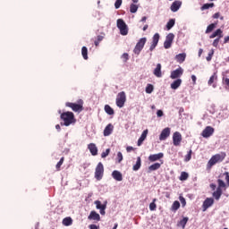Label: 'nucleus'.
<instances>
[{
	"label": "nucleus",
	"mask_w": 229,
	"mask_h": 229,
	"mask_svg": "<svg viewBox=\"0 0 229 229\" xmlns=\"http://www.w3.org/2000/svg\"><path fill=\"white\" fill-rule=\"evenodd\" d=\"M146 21H148V17L143 16L140 20V22H146Z\"/></svg>",
	"instance_id": "nucleus-58"
},
{
	"label": "nucleus",
	"mask_w": 229,
	"mask_h": 229,
	"mask_svg": "<svg viewBox=\"0 0 229 229\" xmlns=\"http://www.w3.org/2000/svg\"><path fill=\"white\" fill-rule=\"evenodd\" d=\"M55 130H58V131H60V124L55 125Z\"/></svg>",
	"instance_id": "nucleus-63"
},
{
	"label": "nucleus",
	"mask_w": 229,
	"mask_h": 229,
	"mask_svg": "<svg viewBox=\"0 0 229 229\" xmlns=\"http://www.w3.org/2000/svg\"><path fill=\"white\" fill-rule=\"evenodd\" d=\"M212 56H214V50H211L208 54V56L206 58L208 62H210L212 60Z\"/></svg>",
	"instance_id": "nucleus-50"
},
{
	"label": "nucleus",
	"mask_w": 229,
	"mask_h": 229,
	"mask_svg": "<svg viewBox=\"0 0 229 229\" xmlns=\"http://www.w3.org/2000/svg\"><path fill=\"white\" fill-rule=\"evenodd\" d=\"M201 55H203V50L201 48H199V56H201Z\"/></svg>",
	"instance_id": "nucleus-62"
},
{
	"label": "nucleus",
	"mask_w": 229,
	"mask_h": 229,
	"mask_svg": "<svg viewBox=\"0 0 229 229\" xmlns=\"http://www.w3.org/2000/svg\"><path fill=\"white\" fill-rule=\"evenodd\" d=\"M63 225L64 226H71V225H72V218L71 217H66L63 220Z\"/></svg>",
	"instance_id": "nucleus-34"
},
{
	"label": "nucleus",
	"mask_w": 229,
	"mask_h": 229,
	"mask_svg": "<svg viewBox=\"0 0 229 229\" xmlns=\"http://www.w3.org/2000/svg\"><path fill=\"white\" fill-rule=\"evenodd\" d=\"M88 219H89V221L99 222L101 221V216H99V214L96 211H91L88 216Z\"/></svg>",
	"instance_id": "nucleus-19"
},
{
	"label": "nucleus",
	"mask_w": 229,
	"mask_h": 229,
	"mask_svg": "<svg viewBox=\"0 0 229 229\" xmlns=\"http://www.w3.org/2000/svg\"><path fill=\"white\" fill-rule=\"evenodd\" d=\"M153 74H154V76H156V78H162V64H157L156 65Z\"/></svg>",
	"instance_id": "nucleus-22"
},
{
	"label": "nucleus",
	"mask_w": 229,
	"mask_h": 229,
	"mask_svg": "<svg viewBox=\"0 0 229 229\" xmlns=\"http://www.w3.org/2000/svg\"><path fill=\"white\" fill-rule=\"evenodd\" d=\"M133 149H134L133 147H131V146L126 148L127 153H131V151H133Z\"/></svg>",
	"instance_id": "nucleus-55"
},
{
	"label": "nucleus",
	"mask_w": 229,
	"mask_h": 229,
	"mask_svg": "<svg viewBox=\"0 0 229 229\" xmlns=\"http://www.w3.org/2000/svg\"><path fill=\"white\" fill-rule=\"evenodd\" d=\"M89 229H99V225H89Z\"/></svg>",
	"instance_id": "nucleus-53"
},
{
	"label": "nucleus",
	"mask_w": 229,
	"mask_h": 229,
	"mask_svg": "<svg viewBox=\"0 0 229 229\" xmlns=\"http://www.w3.org/2000/svg\"><path fill=\"white\" fill-rule=\"evenodd\" d=\"M110 155V148H106V151L102 152L101 157L102 158H106Z\"/></svg>",
	"instance_id": "nucleus-46"
},
{
	"label": "nucleus",
	"mask_w": 229,
	"mask_h": 229,
	"mask_svg": "<svg viewBox=\"0 0 229 229\" xmlns=\"http://www.w3.org/2000/svg\"><path fill=\"white\" fill-rule=\"evenodd\" d=\"M141 164H142V161L140 159V157H138L136 164L132 166L133 171H139L140 169Z\"/></svg>",
	"instance_id": "nucleus-30"
},
{
	"label": "nucleus",
	"mask_w": 229,
	"mask_h": 229,
	"mask_svg": "<svg viewBox=\"0 0 229 229\" xmlns=\"http://www.w3.org/2000/svg\"><path fill=\"white\" fill-rule=\"evenodd\" d=\"M112 131H114V125H112V123H109L104 130V137H108L112 135Z\"/></svg>",
	"instance_id": "nucleus-25"
},
{
	"label": "nucleus",
	"mask_w": 229,
	"mask_h": 229,
	"mask_svg": "<svg viewBox=\"0 0 229 229\" xmlns=\"http://www.w3.org/2000/svg\"><path fill=\"white\" fill-rule=\"evenodd\" d=\"M191 80L193 81V85H196V80H197L196 75H191Z\"/></svg>",
	"instance_id": "nucleus-56"
},
{
	"label": "nucleus",
	"mask_w": 229,
	"mask_h": 229,
	"mask_svg": "<svg viewBox=\"0 0 229 229\" xmlns=\"http://www.w3.org/2000/svg\"><path fill=\"white\" fill-rule=\"evenodd\" d=\"M180 8H182V1L180 0H176L174 1L171 6H170V10L171 12L176 13L180 10Z\"/></svg>",
	"instance_id": "nucleus-20"
},
{
	"label": "nucleus",
	"mask_w": 229,
	"mask_h": 229,
	"mask_svg": "<svg viewBox=\"0 0 229 229\" xmlns=\"http://www.w3.org/2000/svg\"><path fill=\"white\" fill-rule=\"evenodd\" d=\"M183 75V68L179 67L176 70L171 72L170 78L171 80H179Z\"/></svg>",
	"instance_id": "nucleus-11"
},
{
	"label": "nucleus",
	"mask_w": 229,
	"mask_h": 229,
	"mask_svg": "<svg viewBox=\"0 0 229 229\" xmlns=\"http://www.w3.org/2000/svg\"><path fill=\"white\" fill-rule=\"evenodd\" d=\"M88 149H89V153H91L92 157L98 156V146H96L95 143H89Z\"/></svg>",
	"instance_id": "nucleus-21"
},
{
	"label": "nucleus",
	"mask_w": 229,
	"mask_h": 229,
	"mask_svg": "<svg viewBox=\"0 0 229 229\" xmlns=\"http://www.w3.org/2000/svg\"><path fill=\"white\" fill-rule=\"evenodd\" d=\"M191 158H192V150H190L189 152H188V154L186 155V157H185V162H189L190 160H191Z\"/></svg>",
	"instance_id": "nucleus-47"
},
{
	"label": "nucleus",
	"mask_w": 229,
	"mask_h": 229,
	"mask_svg": "<svg viewBox=\"0 0 229 229\" xmlns=\"http://www.w3.org/2000/svg\"><path fill=\"white\" fill-rule=\"evenodd\" d=\"M216 37H218V38H223V30H221V29H217L215 32H213L212 35L209 36V38H216Z\"/></svg>",
	"instance_id": "nucleus-29"
},
{
	"label": "nucleus",
	"mask_w": 229,
	"mask_h": 229,
	"mask_svg": "<svg viewBox=\"0 0 229 229\" xmlns=\"http://www.w3.org/2000/svg\"><path fill=\"white\" fill-rule=\"evenodd\" d=\"M175 22L176 21L174 19L169 20L166 23V30L169 31V30H171L174 26Z\"/></svg>",
	"instance_id": "nucleus-33"
},
{
	"label": "nucleus",
	"mask_w": 229,
	"mask_h": 229,
	"mask_svg": "<svg viewBox=\"0 0 229 229\" xmlns=\"http://www.w3.org/2000/svg\"><path fill=\"white\" fill-rule=\"evenodd\" d=\"M89 50L87 49V47H83L81 49V55L84 58V60H88L89 59V55H88Z\"/></svg>",
	"instance_id": "nucleus-37"
},
{
	"label": "nucleus",
	"mask_w": 229,
	"mask_h": 229,
	"mask_svg": "<svg viewBox=\"0 0 229 229\" xmlns=\"http://www.w3.org/2000/svg\"><path fill=\"white\" fill-rule=\"evenodd\" d=\"M160 158H164V153L162 152L158 154H153L148 157V160L150 162H157V160H160Z\"/></svg>",
	"instance_id": "nucleus-23"
},
{
	"label": "nucleus",
	"mask_w": 229,
	"mask_h": 229,
	"mask_svg": "<svg viewBox=\"0 0 229 229\" xmlns=\"http://www.w3.org/2000/svg\"><path fill=\"white\" fill-rule=\"evenodd\" d=\"M229 42V36L225 37L224 39V44H227Z\"/></svg>",
	"instance_id": "nucleus-59"
},
{
	"label": "nucleus",
	"mask_w": 229,
	"mask_h": 229,
	"mask_svg": "<svg viewBox=\"0 0 229 229\" xmlns=\"http://www.w3.org/2000/svg\"><path fill=\"white\" fill-rule=\"evenodd\" d=\"M66 106L72 108L73 112L80 114V112H83V100H79L78 104L68 102L66 103Z\"/></svg>",
	"instance_id": "nucleus-4"
},
{
	"label": "nucleus",
	"mask_w": 229,
	"mask_h": 229,
	"mask_svg": "<svg viewBox=\"0 0 229 229\" xmlns=\"http://www.w3.org/2000/svg\"><path fill=\"white\" fill-rule=\"evenodd\" d=\"M138 10H139V5H137L135 4H131L130 5V12H131V13H137Z\"/></svg>",
	"instance_id": "nucleus-35"
},
{
	"label": "nucleus",
	"mask_w": 229,
	"mask_h": 229,
	"mask_svg": "<svg viewBox=\"0 0 229 229\" xmlns=\"http://www.w3.org/2000/svg\"><path fill=\"white\" fill-rule=\"evenodd\" d=\"M112 177L116 182H123V174H121V172H119L117 170L113 171Z\"/></svg>",
	"instance_id": "nucleus-24"
},
{
	"label": "nucleus",
	"mask_w": 229,
	"mask_h": 229,
	"mask_svg": "<svg viewBox=\"0 0 229 229\" xmlns=\"http://www.w3.org/2000/svg\"><path fill=\"white\" fill-rule=\"evenodd\" d=\"M103 174H105V166L103 165V163H98L96 169H95V178L98 182L100 180H103Z\"/></svg>",
	"instance_id": "nucleus-5"
},
{
	"label": "nucleus",
	"mask_w": 229,
	"mask_h": 229,
	"mask_svg": "<svg viewBox=\"0 0 229 229\" xmlns=\"http://www.w3.org/2000/svg\"><path fill=\"white\" fill-rule=\"evenodd\" d=\"M157 199H154L153 201L149 204V210H151V212L157 210Z\"/></svg>",
	"instance_id": "nucleus-40"
},
{
	"label": "nucleus",
	"mask_w": 229,
	"mask_h": 229,
	"mask_svg": "<svg viewBox=\"0 0 229 229\" xmlns=\"http://www.w3.org/2000/svg\"><path fill=\"white\" fill-rule=\"evenodd\" d=\"M208 8H214V3L211 4H205L203 6L200 8V10H208Z\"/></svg>",
	"instance_id": "nucleus-42"
},
{
	"label": "nucleus",
	"mask_w": 229,
	"mask_h": 229,
	"mask_svg": "<svg viewBox=\"0 0 229 229\" xmlns=\"http://www.w3.org/2000/svg\"><path fill=\"white\" fill-rule=\"evenodd\" d=\"M187 178H189V174H187L185 172H182L181 176H180L181 182H184L185 180H187Z\"/></svg>",
	"instance_id": "nucleus-43"
},
{
	"label": "nucleus",
	"mask_w": 229,
	"mask_h": 229,
	"mask_svg": "<svg viewBox=\"0 0 229 229\" xmlns=\"http://www.w3.org/2000/svg\"><path fill=\"white\" fill-rule=\"evenodd\" d=\"M226 157V154L222 153V154H216L213 156L208 162L207 167L208 169H212L216 164H219L225 160Z\"/></svg>",
	"instance_id": "nucleus-3"
},
{
	"label": "nucleus",
	"mask_w": 229,
	"mask_h": 229,
	"mask_svg": "<svg viewBox=\"0 0 229 229\" xmlns=\"http://www.w3.org/2000/svg\"><path fill=\"white\" fill-rule=\"evenodd\" d=\"M189 221V217H183L178 224L177 226H181L182 229L185 228V225H187Z\"/></svg>",
	"instance_id": "nucleus-32"
},
{
	"label": "nucleus",
	"mask_w": 229,
	"mask_h": 229,
	"mask_svg": "<svg viewBox=\"0 0 229 229\" xmlns=\"http://www.w3.org/2000/svg\"><path fill=\"white\" fill-rule=\"evenodd\" d=\"M121 58L123 62L126 63L128 62V60H130V55H128V53H124L122 55Z\"/></svg>",
	"instance_id": "nucleus-45"
},
{
	"label": "nucleus",
	"mask_w": 229,
	"mask_h": 229,
	"mask_svg": "<svg viewBox=\"0 0 229 229\" xmlns=\"http://www.w3.org/2000/svg\"><path fill=\"white\" fill-rule=\"evenodd\" d=\"M214 127L212 126H207L201 132V136L204 139H208L209 137H212V135H214Z\"/></svg>",
	"instance_id": "nucleus-12"
},
{
	"label": "nucleus",
	"mask_w": 229,
	"mask_h": 229,
	"mask_svg": "<svg viewBox=\"0 0 229 229\" xmlns=\"http://www.w3.org/2000/svg\"><path fill=\"white\" fill-rule=\"evenodd\" d=\"M216 28V23H212L208 26L206 33H210Z\"/></svg>",
	"instance_id": "nucleus-44"
},
{
	"label": "nucleus",
	"mask_w": 229,
	"mask_h": 229,
	"mask_svg": "<svg viewBox=\"0 0 229 229\" xmlns=\"http://www.w3.org/2000/svg\"><path fill=\"white\" fill-rule=\"evenodd\" d=\"M158 40H160V34L156 33L152 38V42L149 47V51H153L157 46H158Z\"/></svg>",
	"instance_id": "nucleus-14"
},
{
	"label": "nucleus",
	"mask_w": 229,
	"mask_h": 229,
	"mask_svg": "<svg viewBox=\"0 0 229 229\" xmlns=\"http://www.w3.org/2000/svg\"><path fill=\"white\" fill-rule=\"evenodd\" d=\"M174 146H180L182 144V134L179 131H175L173 134Z\"/></svg>",
	"instance_id": "nucleus-16"
},
{
	"label": "nucleus",
	"mask_w": 229,
	"mask_h": 229,
	"mask_svg": "<svg viewBox=\"0 0 229 229\" xmlns=\"http://www.w3.org/2000/svg\"><path fill=\"white\" fill-rule=\"evenodd\" d=\"M208 85L210 87L212 86L213 89L217 88V73H214L208 80Z\"/></svg>",
	"instance_id": "nucleus-17"
},
{
	"label": "nucleus",
	"mask_w": 229,
	"mask_h": 229,
	"mask_svg": "<svg viewBox=\"0 0 229 229\" xmlns=\"http://www.w3.org/2000/svg\"><path fill=\"white\" fill-rule=\"evenodd\" d=\"M153 90H155V87L153 86V84H148L145 89V92L147 94H151L153 92Z\"/></svg>",
	"instance_id": "nucleus-36"
},
{
	"label": "nucleus",
	"mask_w": 229,
	"mask_h": 229,
	"mask_svg": "<svg viewBox=\"0 0 229 229\" xmlns=\"http://www.w3.org/2000/svg\"><path fill=\"white\" fill-rule=\"evenodd\" d=\"M214 205V199L207 198L202 204L203 212H207V209L210 208Z\"/></svg>",
	"instance_id": "nucleus-13"
},
{
	"label": "nucleus",
	"mask_w": 229,
	"mask_h": 229,
	"mask_svg": "<svg viewBox=\"0 0 229 229\" xmlns=\"http://www.w3.org/2000/svg\"><path fill=\"white\" fill-rule=\"evenodd\" d=\"M178 208H180V202L178 200H175L172 205L171 210H173L174 212H176Z\"/></svg>",
	"instance_id": "nucleus-38"
},
{
	"label": "nucleus",
	"mask_w": 229,
	"mask_h": 229,
	"mask_svg": "<svg viewBox=\"0 0 229 229\" xmlns=\"http://www.w3.org/2000/svg\"><path fill=\"white\" fill-rule=\"evenodd\" d=\"M101 40H103V36H98V41L101 42Z\"/></svg>",
	"instance_id": "nucleus-61"
},
{
	"label": "nucleus",
	"mask_w": 229,
	"mask_h": 229,
	"mask_svg": "<svg viewBox=\"0 0 229 229\" xmlns=\"http://www.w3.org/2000/svg\"><path fill=\"white\" fill-rule=\"evenodd\" d=\"M157 117H162V116H164V111H162V110H157Z\"/></svg>",
	"instance_id": "nucleus-52"
},
{
	"label": "nucleus",
	"mask_w": 229,
	"mask_h": 229,
	"mask_svg": "<svg viewBox=\"0 0 229 229\" xmlns=\"http://www.w3.org/2000/svg\"><path fill=\"white\" fill-rule=\"evenodd\" d=\"M123 153L121 151L117 152V155H116V162L118 164H121L123 162Z\"/></svg>",
	"instance_id": "nucleus-41"
},
{
	"label": "nucleus",
	"mask_w": 229,
	"mask_h": 229,
	"mask_svg": "<svg viewBox=\"0 0 229 229\" xmlns=\"http://www.w3.org/2000/svg\"><path fill=\"white\" fill-rule=\"evenodd\" d=\"M219 40H221V38H217L213 41L214 47H217V46L219 45Z\"/></svg>",
	"instance_id": "nucleus-51"
},
{
	"label": "nucleus",
	"mask_w": 229,
	"mask_h": 229,
	"mask_svg": "<svg viewBox=\"0 0 229 229\" xmlns=\"http://www.w3.org/2000/svg\"><path fill=\"white\" fill-rule=\"evenodd\" d=\"M116 26L118 30H120L121 35L126 36L128 35V25L123 19H118L116 21Z\"/></svg>",
	"instance_id": "nucleus-7"
},
{
	"label": "nucleus",
	"mask_w": 229,
	"mask_h": 229,
	"mask_svg": "<svg viewBox=\"0 0 229 229\" xmlns=\"http://www.w3.org/2000/svg\"><path fill=\"white\" fill-rule=\"evenodd\" d=\"M61 119L64 122V126H71V124L76 123V118L74 117V113L65 112L61 114Z\"/></svg>",
	"instance_id": "nucleus-2"
},
{
	"label": "nucleus",
	"mask_w": 229,
	"mask_h": 229,
	"mask_svg": "<svg viewBox=\"0 0 229 229\" xmlns=\"http://www.w3.org/2000/svg\"><path fill=\"white\" fill-rule=\"evenodd\" d=\"M121 4H123V0H116L114 3V7L116 8V10H118V8H121Z\"/></svg>",
	"instance_id": "nucleus-48"
},
{
	"label": "nucleus",
	"mask_w": 229,
	"mask_h": 229,
	"mask_svg": "<svg viewBox=\"0 0 229 229\" xmlns=\"http://www.w3.org/2000/svg\"><path fill=\"white\" fill-rule=\"evenodd\" d=\"M173 40H174V34L169 33L164 42L165 49H171V47L173 46Z\"/></svg>",
	"instance_id": "nucleus-10"
},
{
	"label": "nucleus",
	"mask_w": 229,
	"mask_h": 229,
	"mask_svg": "<svg viewBox=\"0 0 229 229\" xmlns=\"http://www.w3.org/2000/svg\"><path fill=\"white\" fill-rule=\"evenodd\" d=\"M169 135H171V128L166 127L161 131V134L159 135V140H165Z\"/></svg>",
	"instance_id": "nucleus-18"
},
{
	"label": "nucleus",
	"mask_w": 229,
	"mask_h": 229,
	"mask_svg": "<svg viewBox=\"0 0 229 229\" xmlns=\"http://www.w3.org/2000/svg\"><path fill=\"white\" fill-rule=\"evenodd\" d=\"M179 200L181 201L182 207H185V205H187V201L185 200V198H183V196H180Z\"/></svg>",
	"instance_id": "nucleus-49"
},
{
	"label": "nucleus",
	"mask_w": 229,
	"mask_h": 229,
	"mask_svg": "<svg viewBox=\"0 0 229 229\" xmlns=\"http://www.w3.org/2000/svg\"><path fill=\"white\" fill-rule=\"evenodd\" d=\"M146 42H148V38H141L136 44L133 53L134 55H140V51L144 49V46H146Z\"/></svg>",
	"instance_id": "nucleus-6"
},
{
	"label": "nucleus",
	"mask_w": 229,
	"mask_h": 229,
	"mask_svg": "<svg viewBox=\"0 0 229 229\" xmlns=\"http://www.w3.org/2000/svg\"><path fill=\"white\" fill-rule=\"evenodd\" d=\"M158 40H160V34L156 33L152 38V42L149 47V51H153L157 46H158Z\"/></svg>",
	"instance_id": "nucleus-15"
},
{
	"label": "nucleus",
	"mask_w": 229,
	"mask_h": 229,
	"mask_svg": "<svg viewBox=\"0 0 229 229\" xmlns=\"http://www.w3.org/2000/svg\"><path fill=\"white\" fill-rule=\"evenodd\" d=\"M148 25H145V26L143 27V31H146V30H148Z\"/></svg>",
	"instance_id": "nucleus-64"
},
{
	"label": "nucleus",
	"mask_w": 229,
	"mask_h": 229,
	"mask_svg": "<svg viewBox=\"0 0 229 229\" xmlns=\"http://www.w3.org/2000/svg\"><path fill=\"white\" fill-rule=\"evenodd\" d=\"M219 178L217 180L218 187L216 191L213 192V198L215 199H219L223 194L222 189H226V187H229V173L225 172L224 174H221L219 175Z\"/></svg>",
	"instance_id": "nucleus-1"
},
{
	"label": "nucleus",
	"mask_w": 229,
	"mask_h": 229,
	"mask_svg": "<svg viewBox=\"0 0 229 229\" xmlns=\"http://www.w3.org/2000/svg\"><path fill=\"white\" fill-rule=\"evenodd\" d=\"M223 81L227 87H229V79L228 78H223Z\"/></svg>",
	"instance_id": "nucleus-54"
},
{
	"label": "nucleus",
	"mask_w": 229,
	"mask_h": 229,
	"mask_svg": "<svg viewBox=\"0 0 229 229\" xmlns=\"http://www.w3.org/2000/svg\"><path fill=\"white\" fill-rule=\"evenodd\" d=\"M160 165H161L160 163H155V164L151 165L148 167V169H149V171H157V169H160Z\"/></svg>",
	"instance_id": "nucleus-39"
},
{
	"label": "nucleus",
	"mask_w": 229,
	"mask_h": 229,
	"mask_svg": "<svg viewBox=\"0 0 229 229\" xmlns=\"http://www.w3.org/2000/svg\"><path fill=\"white\" fill-rule=\"evenodd\" d=\"M63 163H60V161L56 165V169H60L62 167Z\"/></svg>",
	"instance_id": "nucleus-60"
},
{
	"label": "nucleus",
	"mask_w": 229,
	"mask_h": 229,
	"mask_svg": "<svg viewBox=\"0 0 229 229\" xmlns=\"http://www.w3.org/2000/svg\"><path fill=\"white\" fill-rule=\"evenodd\" d=\"M104 110L108 115H114V108H112L109 105H106Z\"/></svg>",
	"instance_id": "nucleus-31"
},
{
	"label": "nucleus",
	"mask_w": 229,
	"mask_h": 229,
	"mask_svg": "<svg viewBox=\"0 0 229 229\" xmlns=\"http://www.w3.org/2000/svg\"><path fill=\"white\" fill-rule=\"evenodd\" d=\"M148 129L143 131V132L141 133L140 139L138 140V143H137L138 146H142V142H144V140H146V138L148 137Z\"/></svg>",
	"instance_id": "nucleus-28"
},
{
	"label": "nucleus",
	"mask_w": 229,
	"mask_h": 229,
	"mask_svg": "<svg viewBox=\"0 0 229 229\" xmlns=\"http://www.w3.org/2000/svg\"><path fill=\"white\" fill-rule=\"evenodd\" d=\"M94 203L96 205V209L99 210L101 216H105V214H106L105 210H106V205L108 202L105 201L104 204H102L100 200H96Z\"/></svg>",
	"instance_id": "nucleus-9"
},
{
	"label": "nucleus",
	"mask_w": 229,
	"mask_h": 229,
	"mask_svg": "<svg viewBox=\"0 0 229 229\" xmlns=\"http://www.w3.org/2000/svg\"><path fill=\"white\" fill-rule=\"evenodd\" d=\"M219 17H220L219 13H216L213 15V19H219Z\"/></svg>",
	"instance_id": "nucleus-57"
},
{
	"label": "nucleus",
	"mask_w": 229,
	"mask_h": 229,
	"mask_svg": "<svg viewBox=\"0 0 229 229\" xmlns=\"http://www.w3.org/2000/svg\"><path fill=\"white\" fill-rule=\"evenodd\" d=\"M181 85H182V79H176L171 83L170 87L173 90H176L177 89H180Z\"/></svg>",
	"instance_id": "nucleus-27"
},
{
	"label": "nucleus",
	"mask_w": 229,
	"mask_h": 229,
	"mask_svg": "<svg viewBox=\"0 0 229 229\" xmlns=\"http://www.w3.org/2000/svg\"><path fill=\"white\" fill-rule=\"evenodd\" d=\"M124 103H126V93L124 91H121L116 96V106H118V108H123V106H124Z\"/></svg>",
	"instance_id": "nucleus-8"
},
{
	"label": "nucleus",
	"mask_w": 229,
	"mask_h": 229,
	"mask_svg": "<svg viewBox=\"0 0 229 229\" xmlns=\"http://www.w3.org/2000/svg\"><path fill=\"white\" fill-rule=\"evenodd\" d=\"M185 58H187V54L182 53L175 55V60L177 64H183L185 62Z\"/></svg>",
	"instance_id": "nucleus-26"
}]
</instances>
